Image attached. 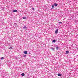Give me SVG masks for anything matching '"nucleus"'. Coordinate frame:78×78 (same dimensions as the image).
Listing matches in <instances>:
<instances>
[{
    "mask_svg": "<svg viewBox=\"0 0 78 78\" xmlns=\"http://www.w3.org/2000/svg\"><path fill=\"white\" fill-rule=\"evenodd\" d=\"M58 32V29H57L55 31V33L56 34H57Z\"/></svg>",
    "mask_w": 78,
    "mask_h": 78,
    "instance_id": "obj_1",
    "label": "nucleus"
},
{
    "mask_svg": "<svg viewBox=\"0 0 78 78\" xmlns=\"http://www.w3.org/2000/svg\"><path fill=\"white\" fill-rule=\"evenodd\" d=\"M13 12H17V10H14L13 11Z\"/></svg>",
    "mask_w": 78,
    "mask_h": 78,
    "instance_id": "obj_2",
    "label": "nucleus"
},
{
    "mask_svg": "<svg viewBox=\"0 0 78 78\" xmlns=\"http://www.w3.org/2000/svg\"><path fill=\"white\" fill-rule=\"evenodd\" d=\"M24 54H26V55H27V51H25L24 52Z\"/></svg>",
    "mask_w": 78,
    "mask_h": 78,
    "instance_id": "obj_3",
    "label": "nucleus"
},
{
    "mask_svg": "<svg viewBox=\"0 0 78 78\" xmlns=\"http://www.w3.org/2000/svg\"><path fill=\"white\" fill-rule=\"evenodd\" d=\"M23 29H25H25H27V27L26 26H24V27H23Z\"/></svg>",
    "mask_w": 78,
    "mask_h": 78,
    "instance_id": "obj_4",
    "label": "nucleus"
},
{
    "mask_svg": "<svg viewBox=\"0 0 78 78\" xmlns=\"http://www.w3.org/2000/svg\"><path fill=\"white\" fill-rule=\"evenodd\" d=\"M54 5H55V6H58V4L56 3H55Z\"/></svg>",
    "mask_w": 78,
    "mask_h": 78,
    "instance_id": "obj_5",
    "label": "nucleus"
},
{
    "mask_svg": "<svg viewBox=\"0 0 78 78\" xmlns=\"http://www.w3.org/2000/svg\"><path fill=\"white\" fill-rule=\"evenodd\" d=\"M21 75L22 76H25V73H22L21 74Z\"/></svg>",
    "mask_w": 78,
    "mask_h": 78,
    "instance_id": "obj_6",
    "label": "nucleus"
},
{
    "mask_svg": "<svg viewBox=\"0 0 78 78\" xmlns=\"http://www.w3.org/2000/svg\"><path fill=\"white\" fill-rule=\"evenodd\" d=\"M69 53V51H66V54H68V53Z\"/></svg>",
    "mask_w": 78,
    "mask_h": 78,
    "instance_id": "obj_7",
    "label": "nucleus"
},
{
    "mask_svg": "<svg viewBox=\"0 0 78 78\" xmlns=\"http://www.w3.org/2000/svg\"><path fill=\"white\" fill-rule=\"evenodd\" d=\"M8 49H10V50H12V47L9 48Z\"/></svg>",
    "mask_w": 78,
    "mask_h": 78,
    "instance_id": "obj_8",
    "label": "nucleus"
},
{
    "mask_svg": "<svg viewBox=\"0 0 78 78\" xmlns=\"http://www.w3.org/2000/svg\"><path fill=\"white\" fill-rule=\"evenodd\" d=\"M53 42H56V40H53L52 41Z\"/></svg>",
    "mask_w": 78,
    "mask_h": 78,
    "instance_id": "obj_9",
    "label": "nucleus"
},
{
    "mask_svg": "<svg viewBox=\"0 0 78 78\" xmlns=\"http://www.w3.org/2000/svg\"><path fill=\"white\" fill-rule=\"evenodd\" d=\"M56 50H58V49H59V47H56Z\"/></svg>",
    "mask_w": 78,
    "mask_h": 78,
    "instance_id": "obj_10",
    "label": "nucleus"
},
{
    "mask_svg": "<svg viewBox=\"0 0 78 78\" xmlns=\"http://www.w3.org/2000/svg\"><path fill=\"white\" fill-rule=\"evenodd\" d=\"M1 60H3V59H4V57H2L1 58Z\"/></svg>",
    "mask_w": 78,
    "mask_h": 78,
    "instance_id": "obj_11",
    "label": "nucleus"
},
{
    "mask_svg": "<svg viewBox=\"0 0 78 78\" xmlns=\"http://www.w3.org/2000/svg\"><path fill=\"white\" fill-rule=\"evenodd\" d=\"M23 56H24V57H26V56H27V55H23Z\"/></svg>",
    "mask_w": 78,
    "mask_h": 78,
    "instance_id": "obj_12",
    "label": "nucleus"
},
{
    "mask_svg": "<svg viewBox=\"0 0 78 78\" xmlns=\"http://www.w3.org/2000/svg\"><path fill=\"white\" fill-rule=\"evenodd\" d=\"M58 75L59 76H61V74H58Z\"/></svg>",
    "mask_w": 78,
    "mask_h": 78,
    "instance_id": "obj_13",
    "label": "nucleus"
},
{
    "mask_svg": "<svg viewBox=\"0 0 78 78\" xmlns=\"http://www.w3.org/2000/svg\"><path fill=\"white\" fill-rule=\"evenodd\" d=\"M59 23V24H62V22H59L58 23Z\"/></svg>",
    "mask_w": 78,
    "mask_h": 78,
    "instance_id": "obj_14",
    "label": "nucleus"
},
{
    "mask_svg": "<svg viewBox=\"0 0 78 78\" xmlns=\"http://www.w3.org/2000/svg\"><path fill=\"white\" fill-rule=\"evenodd\" d=\"M52 8H54V5H52Z\"/></svg>",
    "mask_w": 78,
    "mask_h": 78,
    "instance_id": "obj_15",
    "label": "nucleus"
},
{
    "mask_svg": "<svg viewBox=\"0 0 78 78\" xmlns=\"http://www.w3.org/2000/svg\"><path fill=\"white\" fill-rule=\"evenodd\" d=\"M52 50H55V48H52Z\"/></svg>",
    "mask_w": 78,
    "mask_h": 78,
    "instance_id": "obj_16",
    "label": "nucleus"
},
{
    "mask_svg": "<svg viewBox=\"0 0 78 78\" xmlns=\"http://www.w3.org/2000/svg\"><path fill=\"white\" fill-rule=\"evenodd\" d=\"M23 19H26V17H23Z\"/></svg>",
    "mask_w": 78,
    "mask_h": 78,
    "instance_id": "obj_17",
    "label": "nucleus"
},
{
    "mask_svg": "<svg viewBox=\"0 0 78 78\" xmlns=\"http://www.w3.org/2000/svg\"><path fill=\"white\" fill-rule=\"evenodd\" d=\"M32 10H34V8H33Z\"/></svg>",
    "mask_w": 78,
    "mask_h": 78,
    "instance_id": "obj_18",
    "label": "nucleus"
},
{
    "mask_svg": "<svg viewBox=\"0 0 78 78\" xmlns=\"http://www.w3.org/2000/svg\"><path fill=\"white\" fill-rule=\"evenodd\" d=\"M29 53V54H30V52Z\"/></svg>",
    "mask_w": 78,
    "mask_h": 78,
    "instance_id": "obj_19",
    "label": "nucleus"
}]
</instances>
